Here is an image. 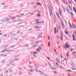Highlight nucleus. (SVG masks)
I'll return each mask as SVG.
<instances>
[{"instance_id":"1","label":"nucleus","mask_w":76,"mask_h":76,"mask_svg":"<svg viewBox=\"0 0 76 76\" xmlns=\"http://www.w3.org/2000/svg\"><path fill=\"white\" fill-rule=\"evenodd\" d=\"M50 7H48V8L49 10V12L50 14V16H51V15L53 14V7L51 5L50 6Z\"/></svg>"},{"instance_id":"2","label":"nucleus","mask_w":76,"mask_h":76,"mask_svg":"<svg viewBox=\"0 0 76 76\" xmlns=\"http://www.w3.org/2000/svg\"><path fill=\"white\" fill-rule=\"evenodd\" d=\"M61 6L62 9H63V10L64 12H65L66 11V8H65V7H64L62 5H61Z\"/></svg>"},{"instance_id":"3","label":"nucleus","mask_w":76,"mask_h":76,"mask_svg":"<svg viewBox=\"0 0 76 76\" xmlns=\"http://www.w3.org/2000/svg\"><path fill=\"white\" fill-rule=\"evenodd\" d=\"M39 72L42 75H44V76H48L47 75H44V72H42L41 71H39Z\"/></svg>"},{"instance_id":"4","label":"nucleus","mask_w":76,"mask_h":76,"mask_svg":"<svg viewBox=\"0 0 76 76\" xmlns=\"http://www.w3.org/2000/svg\"><path fill=\"white\" fill-rule=\"evenodd\" d=\"M61 24L63 29H64V28H65V27L64 25V23H63V21H61Z\"/></svg>"},{"instance_id":"5","label":"nucleus","mask_w":76,"mask_h":76,"mask_svg":"<svg viewBox=\"0 0 76 76\" xmlns=\"http://www.w3.org/2000/svg\"><path fill=\"white\" fill-rule=\"evenodd\" d=\"M54 34H56V33L57 32L56 31H57V29L56 28H54Z\"/></svg>"},{"instance_id":"6","label":"nucleus","mask_w":76,"mask_h":76,"mask_svg":"<svg viewBox=\"0 0 76 76\" xmlns=\"http://www.w3.org/2000/svg\"><path fill=\"white\" fill-rule=\"evenodd\" d=\"M72 37L73 38V41H76V39H75V36L73 34H72Z\"/></svg>"},{"instance_id":"7","label":"nucleus","mask_w":76,"mask_h":76,"mask_svg":"<svg viewBox=\"0 0 76 76\" xmlns=\"http://www.w3.org/2000/svg\"><path fill=\"white\" fill-rule=\"evenodd\" d=\"M38 44H36L35 45H34V46H33L31 47V48H32L33 47H37V46H38Z\"/></svg>"},{"instance_id":"8","label":"nucleus","mask_w":76,"mask_h":76,"mask_svg":"<svg viewBox=\"0 0 76 76\" xmlns=\"http://www.w3.org/2000/svg\"><path fill=\"white\" fill-rule=\"evenodd\" d=\"M61 40H63V33H61Z\"/></svg>"},{"instance_id":"9","label":"nucleus","mask_w":76,"mask_h":76,"mask_svg":"<svg viewBox=\"0 0 76 76\" xmlns=\"http://www.w3.org/2000/svg\"><path fill=\"white\" fill-rule=\"evenodd\" d=\"M59 13L60 15L61 16V10L60 9V8H59Z\"/></svg>"},{"instance_id":"10","label":"nucleus","mask_w":76,"mask_h":76,"mask_svg":"<svg viewBox=\"0 0 76 76\" xmlns=\"http://www.w3.org/2000/svg\"><path fill=\"white\" fill-rule=\"evenodd\" d=\"M36 4H37V5H39V6H41V4L40 3H39L38 2H37L36 3Z\"/></svg>"},{"instance_id":"11","label":"nucleus","mask_w":76,"mask_h":76,"mask_svg":"<svg viewBox=\"0 0 76 76\" xmlns=\"http://www.w3.org/2000/svg\"><path fill=\"white\" fill-rule=\"evenodd\" d=\"M68 24H69V26L71 27V28H73L72 27V24L70 23V22H69V21H68Z\"/></svg>"},{"instance_id":"12","label":"nucleus","mask_w":76,"mask_h":76,"mask_svg":"<svg viewBox=\"0 0 76 76\" xmlns=\"http://www.w3.org/2000/svg\"><path fill=\"white\" fill-rule=\"evenodd\" d=\"M73 9L75 13H76V9H75V7H73Z\"/></svg>"},{"instance_id":"13","label":"nucleus","mask_w":76,"mask_h":76,"mask_svg":"<svg viewBox=\"0 0 76 76\" xmlns=\"http://www.w3.org/2000/svg\"><path fill=\"white\" fill-rule=\"evenodd\" d=\"M63 47L66 50H67V47H66V46H63Z\"/></svg>"},{"instance_id":"14","label":"nucleus","mask_w":76,"mask_h":76,"mask_svg":"<svg viewBox=\"0 0 76 76\" xmlns=\"http://www.w3.org/2000/svg\"><path fill=\"white\" fill-rule=\"evenodd\" d=\"M28 67L30 69H32V68H33V66H30Z\"/></svg>"},{"instance_id":"15","label":"nucleus","mask_w":76,"mask_h":76,"mask_svg":"<svg viewBox=\"0 0 76 76\" xmlns=\"http://www.w3.org/2000/svg\"><path fill=\"white\" fill-rule=\"evenodd\" d=\"M72 26H73V27H74V28H76V26H75V24H72Z\"/></svg>"},{"instance_id":"16","label":"nucleus","mask_w":76,"mask_h":76,"mask_svg":"<svg viewBox=\"0 0 76 76\" xmlns=\"http://www.w3.org/2000/svg\"><path fill=\"white\" fill-rule=\"evenodd\" d=\"M50 42H48V47H50Z\"/></svg>"},{"instance_id":"17","label":"nucleus","mask_w":76,"mask_h":76,"mask_svg":"<svg viewBox=\"0 0 76 76\" xmlns=\"http://www.w3.org/2000/svg\"><path fill=\"white\" fill-rule=\"evenodd\" d=\"M56 60H57V61L58 62V63H59V62L60 61L59 60V59H58V58H56Z\"/></svg>"},{"instance_id":"18","label":"nucleus","mask_w":76,"mask_h":76,"mask_svg":"<svg viewBox=\"0 0 76 76\" xmlns=\"http://www.w3.org/2000/svg\"><path fill=\"white\" fill-rule=\"evenodd\" d=\"M68 44H69V43L68 42H66V43H65V46H66V45H67Z\"/></svg>"},{"instance_id":"19","label":"nucleus","mask_w":76,"mask_h":76,"mask_svg":"<svg viewBox=\"0 0 76 76\" xmlns=\"http://www.w3.org/2000/svg\"><path fill=\"white\" fill-rule=\"evenodd\" d=\"M65 33L66 34H69V32L67 31H65Z\"/></svg>"},{"instance_id":"20","label":"nucleus","mask_w":76,"mask_h":76,"mask_svg":"<svg viewBox=\"0 0 76 76\" xmlns=\"http://www.w3.org/2000/svg\"><path fill=\"white\" fill-rule=\"evenodd\" d=\"M36 50L38 51L39 52V48H37V49Z\"/></svg>"},{"instance_id":"21","label":"nucleus","mask_w":76,"mask_h":76,"mask_svg":"<svg viewBox=\"0 0 76 76\" xmlns=\"http://www.w3.org/2000/svg\"><path fill=\"white\" fill-rule=\"evenodd\" d=\"M64 3L65 4H69V3L67 2H66L65 1H64Z\"/></svg>"},{"instance_id":"22","label":"nucleus","mask_w":76,"mask_h":76,"mask_svg":"<svg viewBox=\"0 0 76 76\" xmlns=\"http://www.w3.org/2000/svg\"><path fill=\"white\" fill-rule=\"evenodd\" d=\"M67 48H69V47H70V45H66V46H65Z\"/></svg>"},{"instance_id":"23","label":"nucleus","mask_w":76,"mask_h":76,"mask_svg":"<svg viewBox=\"0 0 76 76\" xmlns=\"http://www.w3.org/2000/svg\"><path fill=\"white\" fill-rule=\"evenodd\" d=\"M35 66H36L35 68H36V69H38V66H37V65L35 64Z\"/></svg>"},{"instance_id":"24","label":"nucleus","mask_w":76,"mask_h":76,"mask_svg":"<svg viewBox=\"0 0 76 76\" xmlns=\"http://www.w3.org/2000/svg\"><path fill=\"white\" fill-rule=\"evenodd\" d=\"M8 7V6H4V8L5 9L6 8V7Z\"/></svg>"},{"instance_id":"25","label":"nucleus","mask_w":76,"mask_h":76,"mask_svg":"<svg viewBox=\"0 0 76 76\" xmlns=\"http://www.w3.org/2000/svg\"><path fill=\"white\" fill-rule=\"evenodd\" d=\"M3 36H5V37H7V34H4L3 35Z\"/></svg>"},{"instance_id":"26","label":"nucleus","mask_w":76,"mask_h":76,"mask_svg":"<svg viewBox=\"0 0 76 76\" xmlns=\"http://www.w3.org/2000/svg\"><path fill=\"white\" fill-rule=\"evenodd\" d=\"M56 18H54V23H56Z\"/></svg>"},{"instance_id":"27","label":"nucleus","mask_w":76,"mask_h":76,"mask_svg":"<svg viewBox=\"0 0 76 76\" xmlns=\"http://www.w3.org/2000/svg\"><path fill=\"white\" fill-rule=\"evenodd\" d=\"M35 28H40V27L39 26H34Z\"/></svg>"},{"instance_id":"28","label":"nucleus","mask_w":76,"mask_h":76,"mask_svg":"<svg viewBox=\"0 0 76 76\" xmlns=\"http://www.w3.org/2000/svg\"><path fill=\"white\" fill-rule=\"evenodd\" d=\"M39 50H41V47L39 46Z\"/></svg>"},{"instance_id":"29","label":"nucleus","mask_w":76,"mask_h":76,"mask_svg":"<svg viewBox=\"0 0 76 76\" xmlns=\"http://www.w3.org/2000/svg\"><path fill=\"white\" fill-rule=\"evenodd\" d=\"M13 62H14L13 61H11L10 62V63L11 64V63H13Z\"/></svg>"},{"instance_id":"30","label":"nucleus","mask_w":76,"mask_h":76,"mask_svg":"<svg viewBox=\"0 0 76 76\" xmlns=\"http://www.w3.org/2000/svg\"><path fill=\"white\" fill-rule=\"evenodd\" d=\"M5 52V50H2V51H1L2 53H4V52Z\"/></svg>"},{"instance_id":"31","label":"nucleus","mask_w":76,"mask_h":76,"mask_svg":"<svg viewBox=\"0 0 76 76\" xmlns=\"http://www.w3.org/2000/svg\"><path fill=\"white\" fill-rule=\"evenodd\" d=\"M15 47V46H11L10 47V48H13V47Z\"/></svg>"},{"instance_id":"32","label":"nucleus","mask_w":76,"mask_h":76,"mask_svg":"<svg viewBox=\"0 0 76 76\" xmlns=\"http://www.w3.org/2000/svg\"><path fill=\"white\" fill-rule=\"evenodd\" d=\"M58 3H59V1H58V0H55Z\"/></svg>"},{"instance_id":"33","label":"nucleus","mask_w":76,"mask_h":76,"mask_svg":"<svg viewBox=\"0 0 76 76\" xmlns=\"http://www.w3.org/2000/svg\"><path fill=\"white\" fill-rule=\"evenodd\" d=\"M37 16H39V17L41 16V15L38 14L37 15Z\"/></svg>"},{"instance_id":"34","label":"nucleus","mask_w":76,"mask_h":76,"mask_svg":"<svg viewBox=\"0 0 76 76\" xmlns=\"http://www.w3.org/2000/svg\"><path fill=\"white\" fill-rule=\"evenodd\" d=\"M33 56L34 57H36V55L35 54H34L33 55Z\"/></svg>"},{"instance_id":"35","label":"nucleus","mask_w":76,"mask_h":76,"mask_svg":"<svg viewBox=\"0 0 76 76\" xmlns=\"http://www.w3.org/2000/svg\"><path fill=\"white\" fill-rule=\"evenodd\" d=\"M35 4L34 2H33L31 3V4Z\"/></svg>"},{"instance_id":"36","label":"nucleus","mask_w":76,"mask_h":76,"mask_svg":"<svg viewBox=\"0 0 76 76\" xmlns=\"http://www.w3.org/2000/svg\"><path fill=\"white\" fill-rule=\"evenodd\" d=\"M70 14L72 15V16H73V14L72 12H70Z\"/></svg>"},{"instance_id":"37","label":"nucleus","mask_w":76,"mask_h":76,"mask_svg":"<svg viewBox=\"0 0 76 76\" xmlns=\"http://www.w3.org/2000/svg\"><path fill=\"white\" fill-rule=\"evenodd\" d=\"M29 13L30 14H31V15H34V12L33 13H31L30 12H29Z\"/></svg>"},{"instance_id":"38","label":"nucleus","mask_w":76,"mask_h":76,"mask_svg":"<svg viewBox=\"0 0 76 76\" xmlns=\"http://www.w3.org/2000/svg\"><path fill=\"white\" fill-rule=\"evenodd\" d=\"M41 22H37L36 23V24H38V23H41Z\"/></svg>"},{"instance_id":"39","label":"nucleus","mask_w":76,"mask_h":76,"mask_svg":"<svg viewBox=\"0 0 76 76\" xmlns=\"http://www.w3.org/2000/svg\"><path fill=\"white\" fill-rule=\"evenodd\" d=\"M18 69L20 70H22V68H19Z\"/></svg>"},{"instance_id":"40","label":"nucleus","mask_w":76,"mask_h":76,"mask_svg":"<svg viewBox=\"0 0 76 76\" xmlns=\"http://www.w3.org/2000/svg\"><path fill=\"white\" fill-rule=\"evenodd\" d=\"M28 46H29L28 45L26 44L24 47H28Z\"/></svg>"},{"instance_id":"41","label":"nucleus","mask_w":76,"mask_h":76,"mask_svg":"<svg viewBox=\"0 0 76 76\" xmlns=\"http://www.w3.org/2000/svg\"><path fill=\"white\" fill-rule=\"evenodd\" d=\"M67 11L68 13H69V10L68 9H67Z\"/></svg>"},{"instance_id":"42","label":"nucleus","mask_w":76,"mask_h":76,"mask_svg":"<svg viewBox=\"0 0 76 76\" xmlns=\"http://www.w3.org/2000/svg\"><path fill=\"white\" fill-rule=\"evenodd\" d=\"M9 51V50H8V49H5V51Z\"/></svg>"},{"instance_id":"43","label":"nucleus","mask_w":76,"mask_h":76,"mask_svg":"<svg viewBox=\"0 0 76 76\" xmlns=\"http://www.w3.org/2000/svg\"><path fill=\"white\" fill-rule=\"evenodd\" d=\"M33 71H34V70H30V72H33Z\"/></svg>"},{"instance_id":"44","label":"nucleus","mask_w":76,"mask_h":76,"mask_svg":"<svg viewBox=\"0 0 76 76\" xmlns=\"http://www.w3.org/2000/svg\"><path fill=\"white\" fill-rule=\"evenodd\" d=\"M1 4L2 5H4L5 4L4 3H2Z\"/></svg>"},{"instance_id":"45","label":"nucleus","mask_w":76,"mask_h":76,"mask_svg":"<svg viewBox=\"0 0 76 76\" xmlns=\"http://www.w3.org/2000/svg\"><path fill=\"white\" fill-rule=\"evenodd\" d=\"M74 49H73V48H72L70 50V51H73Z\"/></svg>"},{"instance_id":"46","label":"nucleus","mask_w":76,"mask_h":76,"mask_svg":"<svg viewBox=\"0 0 76 76\" xmlns=\"http://www.w3.org/2000/svg\"><path fill=\"white\" fill-rule=\"evenodd\" d=\"M66 56H69V54L68 53H66Z\"/></svg>"},{"instance_id":"47","label":"nucleus","mask_w":76,"mask_h":76,"mask_svg":"<svg viewBox=\"0 0 76 76\" xmlns=\"http://www.w3.org/2000/svg\"><path fill=\"white\" fill-rule=\"evenodd\" d=\"M56 13L57 15V17H58H58H59V16H58V14H57V12H56Z\"/></svg>"},{"instance_id":"48","label":"nucleus","mask_w":76,"mask_h":76,"mask_svg":"<svg viewBox=\"0 0 76 76\" xmlns=\"http://www.w3.org/2000/svg\"><path fill=\"white\" fill-rule=\"evenodd\" d=\"M36 53H37V52H35L33 53V54H36Z\"/></svg>"},{"instance_id":"49","label":"nucleus","mask_w":76,"mask_h":76,"mask_svg":"<svg viewBox=\"0 0 76 76\" xmlns=\"http://www.w3.org/2000/svg\"><path fill=\"white\" fill-rule=\"evenodd\" d=\"M18 73H19V75H22V73L21 72H19Z\"/></svg>"},{"instance_id":"50","label":"nucleus","mask_w":76,"mask_h":76,"mask_svg":"<svg viewBox=\"0 0 76 76\" xmlns=\"http://www.w3.org/2000/svg\"><path fill=\"white\" fill-rule=\"evenodd\" d=\"M33 8H36L37 7V6H34L33 7Z\"/></svg>"},{"instance_id":"51","label":"nucleus","mask_w":76,"mask_h":76,"mask_svg":"<svg viewBox=\"0 0 76 76\" xmlns=\"http://www.w3.org/2000/svg\"><path fill=\"white\" fill-rule=\"evenodd\" d=\"M38 20H39V19L36 20V22H37V21H38Z\"/></svg>"},{"instance_id":"52","label":"nucleus","mask_w":76,"mask_h":76,"mask_svg":"<svg viewBox=\"0 0 76 76\" xmlns=\"http://www.w3.org/2000/svg\"><path fill=\"white\" fill-rule=\"evenodd\" d=\"M58 28L59 30H60V29H61V27H60V26H59Z\"/></svg>"},{"instance_id":"53","label":"nucleus","mask_w":76,"mask_h":76,"mask_svg":"<svg viewBox=\"0 0 76 76\" xmlns=\"http://www.w3.org/2000/svg\"><path fill=\"white\" fill-rule=\"evenodd\" d=\"M71 69H72V70H76V69L75 68H71Z\"/></svg>"},{"instance_id":"54","label":"nucleus","mask_w":76,"mask_h":76,"mask_svg":"<svg viewBox=\"0 0 76 76\" xmlns=\"http://www.w3.org/2000/svg\"><path fill=\"white\" fill-rule=\"evenodd\" d=\"M22 23H19L18 24V25H20V24H22Z\"/></svg>"},{"instance_id":"55","label":"nucleus","mask_w":76,"mask_h":76,"mask_svg":"<svg viewBox=\"0 0 76 76\" xmlns=\"http://www.w3.org/2000/svg\"><path fill=\"white\" fill-rule=\"evenodd\" d=\"M12 51H13V50H10L9 51V53H10V52H12Z\"/></svg>"},{"instance_id":"56","label":"nucleus","mask_w":76,"mask_h":76,"mask_svg":"<svg viewBox=\"0 0 76 76\" xmlns=\"http://www.w3.org/2000/svg\"><path fill=\"white\" fill-rule=\"evenodd\" d=\"M31 38L34 39L35 38V37H31Z\"/></svg>"},{"instance_id":"57","label":"nucleus","mask_w":76,"mask_h":76,"mask_svg":"<svg viewBox=\"0 0 76 76\" xmlns=\"http://www.w3.org/2000/svg\"><path fill=\"white\" fill-rule=\"evenodd\" d=\"M48 64H49V65H50V67H51V64H50V63H48Z\"/></svg>"},{"instance_id":"58","label":"nucleus","mask_w":76,"mask_h":76,"mask_svg":"<svg viewBox=\"0 0 76 76\" xmlns=\"http://www.w3.org/2000/svg\"><path fill=\"white\" fill-rule=\"evenodd\" d=\"M5 61H1V63H4Z\"/></svg>"},{"instance_id":"59","label":"nucleus","mask_w":76,"mask_h":76,"mask_svg":"<svg viewBox=\"0 0 76 76\" xmlns=\"http://www.w3.org/2000/svg\"><path fill=\"white\" fill-rule=\"evenodd\" d=\"M60 56H61V58H63V57L61 56V54H60Z\"/></svg>"},{"instance_id":"60","label":"nucleus","mask_w":76,"mask_h":76,"mask_svg":"<svg viewBox=\"0 0 76 76\" xmlns=\"http://www.w3.org/2000/svg\"><path fill=\"white\" fill-rule=\"evenodd\" d=\"M19 60V59L18 58H17V59H15V60Z\"/></svg>"},{"instance_id":"61","label":"nucleus","mask_w":76,"mask_h":76,"mask_svg":"<svg viewBox=\"0 0 76 76\" xmlns=\"http://www.w3.org/2000/svg\"><path fill=\"white\" fill-rule=\"evenodd\" d=\"M47 58H48L49 60H50V58L48 57H47Z\"/></svg>"},{"instance_id":"62","label":"nucleus","mask_w":76,"mask_h":76,"mask_svg":"<svg viewBox=\"0 0 76 76\" xmlns=\"http://www.w3.org/2000/svg\"><path fill=\"white\" fill-rule=\"evenodd\" d=\"M54 72L55 73V74H57V72L54 71Z\"/></svg>"},{"instance_id":"63","label":"nucleus","mask_w":76,"mask_h":76,"mask_svg":"<svg viewBox=\"0 0 76 76\" xmlns=\"http://www.w3.org/2000/svg\"><path fill=\"white\" fill-rule=\"evenodd\" d=\"M15 19V17H13L12 18V19Z\"/></svg>"},{"instance_id":"64","label":"nucleus","mask_w":76,"mask_h":76,"mask_svg":"<svg viewBox=\"0 0 76 76\" xmlns=\"http://www.w3.org/2000/svg\"><path fill=\"white\" fill-rule=\"evenodd\" d=\"M67 75L69 76H71V75L69 74H68Z\"/></svg>"}]
</instances>
